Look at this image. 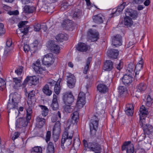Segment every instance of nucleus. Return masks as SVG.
<instances>
[{
  "instance_id": "f257e3e1",
  "label": "nucleus",
  "mask_w": 153,
  "mask_h": 153,
  "mask_svg": "<svg viewBox=\"0 0 153 153\" xmlns=\"http://www.w3.org/2000/svg\"><path fill=\"white\" fill-rule=\"evenodd\" d=\"M98 111L97 112V115L94 116L91 120L89 124L90 130V134L92 136L95 135L96 132L98 125L99 119L98 117H100L99 113Z\"/></svg>"
},
{
  "instance_id": "f03ea898",
  "label": "nucleus",
  "mask_w": 153,
  "mask_h": 153,
  "mask_svg": "<svg viewBox=\"0 0 153 153\" xmlns=\"http://www.w3.org/2000/svg\"><path fill=\"white\" fill-rule=\"evenodd\" d=\"M14 96L15 95L14 94H11L10 95V97H12L11 99L12 102L8 103L7 108L9 109L8 111L9 115L10 113H11L14 116L17 117L19 112V109L18 108V103L14 101L13 97H14Z\"/></svg>"
},
{
  "instance_id": "7ed1b4c3",
  "label": "nucleus",
  "mask_w": 153,
  "mask_h": 153,
  "mask_svg": "<svg viewBox=\"0 0 153 153\" xmlns=\"http://www.w3.org/2000/svg\"><path fill=\"white\" fill-rule=\"evenodd\" d=\"M73 132V131L72 130L70 132L65 131L63 134L61 140V146L62 147L63 146H64V144L65 142H66L68 141L69 142L68 144L70 145L71 144Z\"/></svg>"
},
{
  "instance_id": "20e7f679",
  "label": "nucleus",
  "mask_w": 153,
  "mask_h": 153,
  "mask_svg": "<svg viewBox=\"0 0 153 153\" xmlns=\"http://www.w3.org/2000/svg\"><path fill=\"white\" fill-rule=\"evenodd\" d=\"M63 100L65 104H72L74 100V97L70 91L66 92L63 94Z\"/></svg>"
},
{
  "instance_id": "39448f33",
  "label": "nucleus",
  "mask_w": 153,
  "mask_h": 153,
  "mask_svg": "<svg viewBox=\"0 0 153 153\" xmlns=\"http://www.w3.org/2000/svg\"><path fill=\"white\" fill-rule=\"evenodd\" d=\"M42 62L45 65L51 66L54 62V59L53 54L50 53L45 55L42 59Z\"/></svg>"
},
{
  "instance_id": "423d86ee",
  "label": "nucleus",
  "mask_w": 153,
  "mask_h": 153,
  "mask_svg": "<svg viewBox=\"0 0 153 153\" xmlns=\"http://www.w3.org/2000/svg\"><path fill=\"white\" fill-rule=\"evenodd\" d=\"M67 84L68 87L70 88H74L76 82L75 76L73 74L68 73L67 75Z\"/></svg>"
},
{
  "instance_id": "0eeeda50",
  "label": "nucleus",
  "mask_w": 153,
  "mask_h": 153,
  "mask_svg": "<svg viewBox=\"0 0 153 153\" xmlns=\"http://www.w3.org/2000/svg\"><path fill=\"white\" fill-rule=\"evenodd\" d=\"M121 149L123 151L126 149L127 153H133L134 152L133 145L130 141L125 142L122 146Z\"/></svg>"
},
{
  "instance_id": "6e6552de",
  "label": "nucleus",
  "mask_w": 153,
  "mask_h": 153,
  "mask_svg": "<svg viewBox=\"0 0 153 153\" xmlns=\"http://www.w3.org/2000/svg\"><path fill=\"white\" fill-rule=\"evenodd\" d=\"M99 33L96 30H92L90 29L87 33V36L88 38L91 40L92 41H97L98 39Z\"/></svg>"
},
{
  "instance_id": "1a4fd4ad",
  "label": "nucleus",
  "mask_w": 153,
  "mask_h": 153,
  "mask_svg": "<svg viewBox=\"0 0 153 153\" xmlns=\"http://www.w3.org/2000/svg\"><path fill=\"white\" fill-rule=\"evenodd\" d=\"M29 120H27L26 117L19 118L16 121V127L19 128L25 127L27 126Z\"/></svg>"
},
{
  "instance_id": "9d476101",
  "label": "nucleus",
  "mask_w": 153,
  "mask_h": 153,
  "mask_svg": "<svg viewBox=\"0 0 153 153\" xmlns=\"http://www.w3.org/2000/svg\"><path fill=\"white\" fill-rule=\"evenodd\" d=\"M89 149L90 150L96 152H99L101 149V146L97 143L91 141L89 142Z\"/></svg>"
},
{
  "instance_id": "9b49d317",
  "label": "nucleus",
  "mask_w": 153,
  "mask_h": 153,
  "mask_svg": "<svg viewBox=\"0 0 153 153\" xmlns=\"http://www.w3.org/2000/svg\"><path fill=\"white\" fill-rule=\"evenodd\" d=\"M27 21L20 22L18 24L19 27L20 28L19 30L21 33H23L24 35H26L28 32V29L29 27L25 25L27 23Z\"/></svg>"
},
{
  "instance_id": "f8f14e48",
  "label": "nucleus",
  "mask_w": 153,
  "mask_h": 153,
  "mask_svg": "<svg viewBox=\"0 0 153 153\" xmlns=\"http://www.w3.org/2000/svg\"><path fill=\"white\" fill-rule=\"evenodd\" d=\"M85 96L83 92H80L79 94L76 104L79 108L82 107L85 103Z\"/></svg>"
},
{
  "instance_id": "ddd939ff",
  "label": "nucleus",
  "mask_w": 153,
  "mask_h": 153,
  "mask_svg": "<svg viewBox=\"0 0 153 153\" xmlns=\"http://www.w3.org/2000/svg\"><path fill=\"white\" fill-rule=\"evenodd\" d=\"M122 38L120 35H117L112 37V44L115 47H117L122 45Z\"/></svg>"
},
{
  "instance_id": "4468645a",
  "label": "nucleus",
  "mask_w": 153,
  "mask_h": 153,
  "mask_svg": "<svg viewBox=\"0 0 153 153\" xmlns=\"http://www.w3.org/2000/svg\"><path fill=\"white\" fill-rule=\"evenodd\" d=\"M49 42V46L51 51L55 53H59L60 51L59 46L55 44L53 41H51Z\"/></svg>"
},
{
  "instance_id": "2eb2a0df",
  "label": "nucleus",
  "mask_w": 153,
  "mask_h": 153,
  "mask_svg": "<svg viewBox=\"0 0 153 153\" xmlns=\"http://www.w3.org/2000/svg\"><path fill=\"white\" fill-rule=\"evenodd\" d=\"M38 78L35 76H27L23 82V85H24L27 83L31 84V85H35L38 82Z\"/></svg>"
},
{
  "instance_id": "dca6fc26",
  "label": "nucleus",
  "mask_w": 153,
  "mask_h": 153,
  "mask_svg": "<svg viewBox=\"0 0 153 153\" xmlns=\"http://www.w3.org/2000/svg\"><path fill=\"white\" fill-rule=\"evenodd\" d=\"M92 19L93 21L94 22L99 24L103 22V20L105 19V17L102 14H99L93 16L92 17Z\"/></svg>"
},
{
  "instance_id": "f3484780",
  "label": "nucleus",
  "mask_w": 153,
  "mask_h": 153,
  "mask_svg": "<svg viewBox=\"0 0 153 153\" xmlns=\"http://www.w3.org/2000/svg\"><path fill=\"white\" fill-rule=\"evenodd\" d=\"M118 50L112 49L107 51V55L110 58L112 59H116L118 55Z\"/></svg>"
},
{
  "instance_id": "a211bd4d",
  "label": "nucleus",
  "mask_w": 153,
  "mask_h": 153,
  "mask_svg": "<svg viewBox=\"0 0 153 153\" xmlns=\"http://www.w3.org/2000/svg\"><path fill=\"white\" fill-rule=\"evenodd\" d=\"M125 15L126 16H130L132 18H136L137 16V12L135 10H133L131 9H127L125 10Z\"/></svg>"
},
{
  "instance_id": "6ab92c4d",
  "label": "nucleus",
  "mask_w": 153,
  "mask_h": 153,
  "mask_svg": "<svg viewBox=\"0 0 153 153\" xmlns=\"http://www.w3.org/2000/svg\"><path fill=\"white\" fill-rule=\"evenodd\" d=\"M36 126L40 128H41L45 123V119L39 116L37 117L36 119Z\"/></svg>"
},
{
  "instance_id": "aec40b11",
  "label": "nucleus",
  "mask_w": 153,
  "mask_h": 153,
  "mask_svg": "<svg viewBox=\"0 0 153 153\" xmlns=\"http://www.w3.org/2000/svg\"><path fill=\"white\" fill-rule=\"evenodd\" d=\"M60 125V123L59 120L55 123L53 130V134H60L61 130Z\"/></svg>"
},
{
  "instance_id": "412c9836",
  "label": "nucleus",
  "mask_w": 153,
  "mask_h": 153,
  "mask_svg": "<svg viewBox=\"0 0 153 153\" xmlns=\"http://www.w3.org/2000/svg\"><path fill=\"white\" fill-rule=\"evenodd\" d=\"M144 133L150 134L153 132V127L149 124H146L143 128Z\"/></svg>"
},
{
  "instance_id": "4be33fe9",
  "label": "nucleus",
  "mask_w": 153,
  "mask_h": 153,
  "mask_svg": "<svg viewBox=\"0 0 153 153\" xmlns=\"http://www.w3.org/2000/svg\"><path fill=\"white\" fill-rule=\"evenodd\" d=\"M76 49L80 51H86L88 50V47L85 44L80 42L78 44Z\"/></svg>"
},
{
  "instance_id": "5701e85b",
  "label": "nucleus",
  "mask_w": 153,
  "mask_h": 153,
  "mask_svg": "<svg viewBox=\"0 0 153 153\" xmlns=\"http://www.w3.org/2000/svg\"><path fill=\"white\" fill-rule=\"evenodd\" d=\"M57 97L55 94H53V99L52 101V103L51 107L54 110H56L58 108V104L57 102Z\"/></svg>"
},
{
  "instance_id": "b1692460",
  "label": "nucleus",
  "mask_w": 153,
  "mask_h": 153,
  "mask_svg": "<svg viewBox=\"0 0 153 153\" xmlns=\"http://www.w3.org/2000/svg\"><path fill=\"white\" fill-rule=\"evenodd\" d=\"M132 77L129 75H125L122 80L123 84L125 85H128L132 82Z\"/></svg>"
},
{
  "instance_id": "393cba45",
  "label": "nucleus",
  "mask_w": 153,
  "mask_h": 153,
  "mask_svg": "<svg viewBox=\"0 0 153 153\" xmlns=\"http://www.w3.org/2000/svg\"><path fill=\"white\" fill-rule=\"evenodd\" d=\"M140 113L139 114L140 118H142L143 117H146L148 114V111L143 105L140 107Z\"/></svg>"
},
{
  "instance_id": "a878e982",
  "label": "nucleus",
  "mask_w": 153,
  "mask_h": 153,
  "mask_svg": "<svg viewBox=\"0 0 153 153\" xmlns=\"http://www.w3.org/2000/svg\"><path fill=\"white\" fill-rule=\"evenodd\" d=\"M97 89L100 92L103 93L107 92L108 90V88L107 86L102 84L98 85L97 86Z\"/></svg>"
},
{
  "instance_id": "bb28decb",
  "label": "nucleus",
  "mask_w": 153,
  "mask_h": 153,
  "mask_svg": "<svg viewBox=\"0 0 153 153\" xmlns=\"http://www.w3.org/2000/svg\"><path fill=\"white\" fill-rule=\"evenodd\" d=\"M113 66V64L111 61L110 60H107L105 63L104 68L105 70L110 71L112 69Z\"/></svg>"
},
{
  "instance_id": "cd10ccee",
  "label": "nucleus",
  "mask_w": 153,
  "mask_h": 153,
  "mask_svg": "<svg viewBox=\"0 0 153 153\" xmlns=\"http://www.w3.org/2000/svg\"><path fill=\"white\" fill-rule=\"evenodd\" d=\"M137 91L139 92H143L147 88V85L145 83L141 82L138 84L136 87Z\"/></svg>"
},
{
  "instance_id": "c85d7f7f",
  "label": "nucleus",
  "mask_w": 153,
  "mask_h": 153,
  "mask_svg": "<svg viewBox=\"0 0 153 153\" xmlns=\"http://www.w3.org/2000/svg\"><path fill=\"white\" fill-rule=\"evenodd\" d=\"M24 9L25 13H33L36 10L35 7L27 5H25Z\"/></svg>"
},
{
  "instance_id": "c756f323",
  "label": "nucleus",
  "mask_w": 153,
  "mask_h": 153,
  "mask_svg": "<svg viewBox=\"0 0 153 153\" xmlns=\"http://www.w3.org/2000/svg\"><path fill=\"white\" fill-rule=\"evenodd\" d=\"M12 44V40L11 39L7 40L6 43V46L4 49V54L6 55L8 52L10 51L9 49Z\"/></svg>"
},
{
  "instance_id": "7c9ffc66",
  "label": "nucleus",
  "mask_w": 153,
  "mask_h": 153,
  "mask_svg": "<svg viewBox=\"0 0 153 153\" xmlns=\"http://www.w3.org/2000/svg\"><path fill=\"white\" fill-rule=\"evenodd\" d=\"M56 39L58 42H61L64 40H66L68 39L67 34H59L56 37Z\"/></svg>"
},
{
  "instance_id": "2f4dec72",
  "label": "nucleus",
  "mask_w": 153,
  "mask_h": 153,
  "mask_svg": "<svg viewBox=\"0 0 153 153\" xmlns=\"http://www.w3.org/2000/svg\"><path fill=\"white\" fill-rule=\"evenodd\" d=\"M21 77L18 78H13V83L14 84V86L16 88L20 87L21 86V84L22 82Z\"/></svg>"
},
{
  "instance_id": "473e14b6",
  "label": "nucleus",
  "mask_w": 153,
  "mask_h": 153,
  "mask_svg": "<svg viewBox=\"0 0 153 153\" xmlns=\"http://www.w3.org/2000/svg\"><path fill=\"white\" fill-rule=\"evenodd\" d=\"M42 91L43 93L46 95L50 96L52 93V91L49 89L48 85L46 84L43 87Z\"/></svg>"
},
{
  "instance_id": "72a5a7b5",
  "label": "nucleus",
  "mask_w": 153,
  "mask_h": 153,
  "mask_svg": "<svg viewBox=\"0 0 153 153\" xmlns=\"http://www.w3.org/2000/svg\"><path fill=\"white\" fill-rule=\"evenodd\" d=\"M39 106L42 110V115L44 117L48 115L49 111L48 108L44 105H39Z\"/></svg>"
},
{
  "instance_id": "f704fd0d",
  "label": "nucleus",
  "mask_w": 153,
  "mask_h": 153,
  "mask_svg": "<svg viewBox=\"0 0 153 153\" xmlns=\"http://www.w3.org/2000/svg\"><path fill=\"white\" fill-rule=\"evenodd\" d=\"M62 25L63 27H71L72 26V21L69 20H65L63 21Z\"/></svg>"
},
{
  "instance_id": "c9c22d12",
  "label": "nucleus",
  "mask_w": 153,
  "mask_h": 153,
  "mask_svg": "<svg viewBox=\"0 0 153 153\" xmlns=\"http://www.w3.org/2000/svg\"><path fill=\"white\" fill-rule=\"evenodd\" d=\"M126 4L125 2H123L122 4L118 7L117 9L116 10L115 13H114L113 14H116V15H119L124 9V6Z\"/></svg>"
},
{
  "instance_id": "e433bc0d",
  "label": "nucleus",
  "mask_w": 153,
  "mask_h": 153,
  "mask_svg": "<svg viewBox=\"0 0 153 153\" xmlns=\"http://www.w3.org/2000/svg\"><path fill=\"white\" fill-rule=\"evenodd\" d=\"M124 24L126 25L130 26L133 24L131 19L129 17L126 16L124 18Z\"/></svg>"
},
{
  "instance_id": "4c0bfd02",
  "label": "nucleus",
  "mask_w": 153,
  "mask_h": 153,
  "mask_svg": "<svg viewBox=\"0 0 153 153\" xmlns=\"http://www.w3.org/2000/svg\"><path fill=\"white\" fill-rule=\"evenodd\" d=\"M82 15V12L81 10L76 9L73 15V17L75 19L80 18Z\"/></svg>"
},
{
  "instance_id": "58836bf2",
  "label": "nucleus",
  "mask_w": 153,
  "mask_h": 153,
  "mask_svg": "<svg viewBox=\"0 0 153 153\" xmlns=\"http://www.w3.org/2000/svg\"><path fill=\"white\" fill-rule=\"evenodd\" d=\"M47 150L49 153H53L54 151V148L53 143L50 142L48 144Z\"/></svg>"
},
{
  "instance_id": "ea45409f",
  "label": "nucleus",
  "mask_w": 153,
  "mask_h": 153,
  "mask_svg": "<svg viewBox=\"0 0 153 153\" xmlns=\"http://www.w3.org/2000/svg\"><path fill=\"white\" fill-rule=\"evenodd\" d=\"M34 71L37 73L42 74L45 72V70L42 68L38 66L33 67Z\"/></svg>"
},
{
  "instance_id": "a19ab883",
  "label": "nucleus",
  "mask_w": 153,
  "mask_h": 153,
  "mask_svg": "<svg viewBox=\"0 0 153 153\" xmlns=\"http://www.w3.org/2000/svg\"><path fill=\"white\" fill-rule=\"evenodd\" d=\"M31 153H42V148L40 146L34 147L32 149Z\"/></svg>"
},
{
  "instance_id": "79ce46f5",
  "label": "nucleus",
  "mask_w": 153,
  "mask_h": 153,
  "mask_svg": "<svg viewBox=\"0 0 153 153\" xmlns=\"http://www.w3.org/2000/svg\"><path fill=\"white\" fill-rule=\"evenodd\" d=\"M35 92L33 91H31L28 95V101L27 103H30V102H32V99H34L35 96Z\"/></svg>"
},
{
  "instance_id": "37998d69",
  "label": "nucleus",
  "mask_w": 153,
  "mask_h": 153,
  "mask_svg": "<svg viewBox=\"0 0 153 153\" xmlns=\"http://www.w3.org/2000/svg\"><path fill=\"white\" fill-rule=\"evenodd\" d=\"M61 88L59 82H58L54 86V91L57 95L59 94Z\"/></svg>"
},
{
  "instance_id": "c03bdc74",
  "label": "nucleus",
  "mask_w": 153,
  "mask_h": 153,
  "mask_svg": "<svg viewBox=\"0 0 153 153\" xmlns=\"http://www.w3.org/2000/svg\"><path fill=\"white\" fill-rule=\"evenodd\" d=\"M143 66L142 65H141L139 64H137L135 68L136 75L139 74L140 71L143 69Z\"/></svg>"
},
{
  "instance_id": "a18cd8bd",
  "label": "nucleus",
  "mask_w": 153,
  "mask_h": 153,
  "mask_svg": "<svg viewBox=\"0 0 153 153\" xmlns=\"http://www.w3.org/2000/svg\"><path fill=\"white\" fill-rule=\"evenodd\" d=\"M65 111L68 113H71L73 111V108L71 107L70 105H65L63 106Z\"/></svg>"
},
{
  "instance_id": "49530a36",
  "label": "nucleus",
  "mask_w": 153,
  "mask_h": 153,
  "mask_svg": "<svg viewBox=\"0 0 153 153\" xmlns=\"http://www.w3.org/2000/svg\"><path fill=\"white\" fill-rule=\"evenodd\" d=\"M32 111V108L30 107L28 108L27 109V116L26 117L27 120H30L31 118V114Z\"/></svg>"
},
{
  "instance_id": "de8ad7c7",
  "label": "nucleus",
  "mask_w": 153,
  "mask_h": 153,
  "mask_svg": "<svg viewBox=\"0 0 153 153\" xmlns=\"http://www.w3.org/2000/svg\"><path fill=\"white\" fill-rule=\"evenodd\" d=\"M79 118V114L77 111L74 112L72 114V119L73 120H74L75 122H76L77 120Z\"/></svg>"
},
{
  "instance_id": "09e8293b",
  "label": "nucleus",
  "mask_w": 153,
  "mask_h": 153,
  "mask_svg": "<svg viewBox=\"0 0 153 153\" xmlns=\"http://www.w3.org/2000/svg\"><path fill=\"white\" fill-rule=\"evenodd\" d=\"M126 88L124 86H120L119 88V92L121 94H123L125 92H126Z\"/></svg>"
},
{
  "instance_id": "8fccbe9b",
  "label": "nucleus",
  "mask_w": 153,
  "mask_h": 153,
  "mask_svg": "<svg viewBox=\"0 0 153 153\" xmlns=\"http://www.w3.org/2000/svg\"><path fill=\"white\" fill-rule=\"evenodd\" d=\"M6 83L4 80L2 78H0V89L3 91L5 88Z\"/></svg>"
},
{
  "instance_id": "3c124183",
  "label": "nucleus",
  "mask_w": 153,
  "mask_h": 153,
  "mask_svg": "<svg viewBox=\"0 0 153 153\" xmlns=\"http://www.w3.org/2000/svg\"><path fill=\"white\" fill-rule=\"evenodd\" d=\"M102 99L100 98L99 99V100L97 101L96 100V106L100 108L102 106L103 104H105V102H104L103 103L102 102Z\"/></svg>"
},
{
  "instance_id": "603ef678",
  "label": "nucleus",
  "mask_w": 153,
  "mask_h": 153,
  "mask_svg": "<svg viewBox=\"0 0 153 153\" xmlns=\"http://www.w3.org/2000/svg\"><path fill=\"white\" fill-rule=\"evenodd\" d=\"M51 136V132L50 131H47L46 135L45 138V140L47 143L50 140Z\"/></svg>"
},
{
  "instance_id": "864d4df0",
  "label": "nucleus",
  "mask_w": 153,
  "mask_h": 153,
  "mask_svg": "<svg viewBox=\"0 0 153 153\" xmlns=\"http://www.w3.org/2000/svg\"><path fill=\"white\" fill-rule=\"evenodd\" d=\"M152 99L149 95L147 96V102L146 105L148 107L150 106L152 104Z\"/></svg>"
},
{
  "instance_id": "5fc2aeb1",
  "label": "nucleus",
  "mask_w": 153,
  "mask_h": 153,
  "mask_svg": "<svg viewBox=\"0 0 153 153\" xmlns=\"http://www.w3.org/2000/svg\"><path fill=\"white\" fill-rule=\"evenodd\" d=\"M134 67L135 65L133 64H129L128 65L127 70H128L129 72H131L132 71H133Z\"/></svg>"
},
{
  "instance_id": "6e6d98bb",
  "label": "nucleus",
  "mask_w": 153,
  "mask_h": 153,
  "mask_svg": "<svg viewBox=\"0 0 153 153\" xmlns=\"http://www.w3.org/2000/svg\"><path fill=\"white\" fill-rule=\"evenodd\" d=\"M41 25L40 24H37L34 26V30L35 31L38 32L41 29Z\"/></svg>"
},
{
  "instance_id": "4d7b16f0",
  "label": "nucleus",
  "mask_w": 153,
  "mask_h": 153,
  "mask_svg": "<svg viewBox=\"0 0 153 153\" xmlns=\"http://www.w3.org/2000/svg\"><path fill=\"white\" fill-rule=\"evenodd\" d=\"M145 117H142V118H140V124L141 127H143V126L146 124H145L146 122L145 118Z\"/></svg>"
},
{
  "instance_id": "13d9d810",
  "label": "nucleus",
  "mask_w": 153,
  "mask_h": 153,
  "mask_svg": "<svg viewBox=\"0 0 153 153\" xmlns=\"http://www.w3.org/2000/svg\"><path fill=\"white\" fill-rule=\"evenodd\" d=\"M4 25L3 24L0 23V36L2 35L5 33V30L4 29Z\"/></svg>"
},
{
  "instance_id": "bf43d9fd",
  "label": "nucleus",
  "mask_w": 153,
  "mask_h": 153,
  "mask_svg": "<svg viewBox=\"0 0 153 153\" xmlns=\"http://www.w3.org/2000/svg\"><path fill=\"white\" fill-rule=\"evenodd\" d=\"M126 113L128 116H132L133 114V111L131 109H125Z\"/></svg>"
},
{
  "instance_id": "052dcab7",
  "label": "nucleus",
  "mask_w": 153,
  "mask_h": 153,
  "mask_svg": "<svg viewBox=\"0 0 153 153\" xmlns=\"http://www.w3.org/2000/svg\"><path fill=\"white\" fill-rule=\"evenodd\" d=\"M8 13L10 15H16L19 14V12L18 10L11 11L8 12Z\"/></svg>"
},
{
  "instance_id": "680f3d73",
  "label": "nucleus",
  "mask_w": 153,
  "mask_h": 153,
  "mask_svg": "<svg viewBox=\"0 0 153 153\" xmlns=\"http://www.w3.org/2000/svg\"><path fill=\"white\" fill-rule=\"evenodd\" d=\"M58 82H56L53 80H51L48 82V83L51 86H55Z\"/></svg>"
},
{
  "instance_id": "e2e57ef3",
  "label": "nucleus",
  "mask_w": 153,
  "mask_h": 153,
  "mask_svg": "<svg viewBox=\"0 0 153 153\" xmlns=\"http://www.w3.org/2000/svg\"><path fill=\"white\" fill-rule=\"evenodd\" d=\"M20 133L18 132H15L14 133L13 136L12 137V139L14 140L17 138L19 136Z\"/></svg>"
},
{
  "instance_id": "0e129e2a",
  "label": "nucleus",
  "mask_w": 153,
  "mask_h": 153,
  "mask_svg": "<svg viewBox=\"0 0 153 153\" xmlns=\"http://www.w3.org/2000/svg\"><path fill=\"white\" fill-rule=\"evenodd\" d=\"M122 65V62L120 61L118 64L116 65L115 67L118 70H120L123 67Z\"/></svg>"
},
{
  "instance_id": "69168bd1",
  "label": "nucleus",
  "mask_w": 153,
  "mask_h": 153,
  "mask_svg": "<svg viewBox=\"0 0 153 153\" xmlns=\"http://www.w3.org/2000/svg\"><path fill=\"white\" fill-rule=\"evenodd\" d=\"M146 134H145L144 133L142 134L138 138V139L139 140H143L146 138Z\"/></svg>"
},
{
  "instance_id": "338daca9",
  "label": "nucleus",
  "mask_w": 153,
  "mask_h": 153,
  "mask_svg": "<svg viewBox=\"0 0 153 153\" xmlns=\"http://www.w3.org/2000/svg\"><path fill=\"white\" fill-rule=\"evenodd\" d=\"M24 50L25 53L27 52L30 50L29 45L27 44L25 45Z\"/></svg>"
},
{
  "instance_id": "774afa93",
  "label": "nucleus",
  "mask_w": 153,
  "mask_h": 153,
  "mask_svg": "<svg viewBox=\"0 0 153 153\" xmlns=\"http://www.w3.org/2000/svg\"><path fill=\"white\" fill-rule=\"evenodd\" d=\"M59 134H53V140L54 142H56L59 139Z\"/></svg>"
}]
</instances>
